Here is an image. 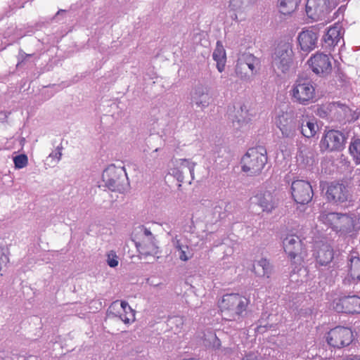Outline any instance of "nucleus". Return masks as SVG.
<instances>
[{"label":"nucleus","instance_id":"f257e3e1","mask_svg":"<svg viewBox=\"0 0 360 360\" xmlns=\"http://www.w3.org/2000/svg\"><path fill=\"white\" fill-rule=\"evenodd\" d=\"M319 220L341 236L352 233L360 229V213L322 212Z\"/></svg>","mask_w":360,"mask_h":360},{"label":"nucleus","instance_id":"f03ea898","mask_svg":"<svg viewBox=\"0 0 360 360\" xmlns=\"http://www.w3.org/2000/svg\"><path fill=\"white\" fill-rule=\"evenodd\" d=\"M249 302L250 300L246 297L238 293L224 295L219 303L223 319L227 321H240Z\"/></svg>","mask_w":360,"mask_h":360},{"label":"nucleus","instance_id":"7ed1b4c3","mask_svg":"<svg viewBox=\"0 0 360 360\" xmlns=\"http://www.w3.org/2000/svg\"><path fill=\"white\" fill-rule=\"evenodd\" d=\"M290 96L294 103L303 105H309L314 102L315 98L314 83L308 79H297L290 90Z\"/></svg>","mask_w":360,"mask_h":360},{"label":"nucleus","instance_id":"20e7f679","mask_svg":"<svg viewBox=\"0 0 360 360\" xmlns=\"http://www.w3.org/2000/svg\"><path fill=\"white\" fill-rule=\"evenodd\" d=\"M139 252L143 255H155L160 252L158 241L151 231L143 226L139 227L133 239Z\"/></svg>","mask_w":360,"mask_h":360},{"label":"nucleus","instance_id":"39448f33","mask_svg":"<svg viewBox=\"0 0 360 360\" xmlns=\"http://www.w3.org/2000/svg\"><path fill=\"white\" fill-rule=\"evenodd\" d=\"M266 161L265 150L250 148L241 159L242 170L248 175H255L262 171Z\"/></svg>","mask_w":360,"mask_h":360},{"label":"nucleus","instance_id":"423d86ee","mask_svg":"<svg viewBox=\"0 0 360 360\" xmlns=\"http://www.w3.org/2000/svg\"><path fill=\"white\" fill-rule=\"evenodd\" d=\"M126 176L124 168L114 165L107 167L102 174L105 186L112 191L122 192L124 190Z\"/></svg>","mask_w":360,"mask_h":360},{"label":"nucleus","instance_id":"0eeeda50","mask_svg":"<svg viewBox=\"0 0 360 360\" xmlns=\"http://www.w3.org/2000/svg\"><path fill=\"white\" fill-rule=\"evenodd\" d=\"M337 0H307L306 13L313 20H321L337 6Z\"/></svg>","mask_w":360,"mask_h":360},{"label":"nucleus","instance_id":"6e6552de","mask_svg":"<svg viewBox=\"0 0 360 360\" xmlns=\"http://www.w3.org/2000/svg\"><path fill=\"white\" fill-rule=\"evenodd\" d=\"M259 65V60L257 58L250 53H243L238 58L235 72L242 81L248 82L251 81V77L245 72L246 68L250 70L252 75H255Z\"/></svg>","mask_w":360,"mask_h":360},{"label":"nucleus","instance_id":"1a4fd4ad","mask_svg":"<svg viewBox=\"0 0 360 360\" xmlns=\"http://www.w3.org/2000/svg\"><path fill=\"white\" fill-rule=\"evenodd\" d=\"M275 123L280 129L283 137L293 139L298 129L297 119L291 112L278 110L276 112Z\"/></svg>","mask_w":360,"mask_h":360},{"label":"nucleus","instance_id":"9d476101","mask_svg":"<svg viewBox=\"0 0 360 360\" xmlns=\"http://www.w3.org/2000/svg\"><path fill=\"white\" fill-rule=\"evenodd\" d=\"M326 340L330 347L340 349L349 346L354 340V335L350 328L338 326L326 334Z\"/></svg>","mask_w":360,"mask_h":360},{"label":"nucleus","instance_id":"9b49d317","mask_svg":"<svg viewBox=\"0 0 360 360\" xmlns=\"http://www.w3.org/2000/svg\"><path fill=\"white\" fill-rule=\"evenodd\" d=\"M292 55L293 52L289 44H279L272 56L273 66L283 73L286 72L292 65Z\"/></svg>","mask_w":360,"mask_h":360},{"label":"nucleus","instance_id":"f8f14e48","mask_svg":"<svg viewBox=\"0 0 360 360\" xmlns=\"http://www.w3.org/2000/svg\"><path fill=\"white\" fill-rule=\"evenodd\" d=\"M283 245L290 261L296 265H301L304 256L302 243L300 238L295 234H288L283 236Z\"/></svg>","mask_w":360,"mask_h":360},{"label":"nucleus","instance_id":"ddd939ff","mask_svg":"<svg viewBox=\"0 0 360 360\" xmlns=\"http://www.w3.org/2000/svg\"><path fill=\"white\" fill-rule=\"evenodd\" d=\"M326 198L329 202L339 205L351 202L352 195L347 186L340 183H331L327 187Z\"/></svg>","mask_w":360,"mask_h":360},{"label":"nucleus","instance_id":"4468645a","mask_svg":"<svg viewBox=\"0 0 360 360\" xmlns=\"http://www.w3.org/2000/svg\"><path fill=\"white\" fill-rule=\"evenodd\" d=\"M107 314L108 317L117 318L125 324H130L135 321V311L126 301L113 302L110 305Z\"/></svg>","mask_w":360,"mask_h":360},{"label":"nucleus","instance_id":"2eb2a0df","mask_svg":"<svg viewBox=\"0 0 360 360\" xmlns=\"http://www.w3.org/2000/svg\"><path fill=\"white\" fill-rule=\"evenodd\" d=\"M195 164L186 159H179L175 161V167L170 169L169 174L179 183L188 182L189 184L194 179V169Z\"/></svg>","mask_w":360,"mask_h":360},{"label":"nucleus","instance_id":"dca6fc26","mask_svg":"<svg viewBox=\"0 0 360 360\" xmlns=\"http://www.w3.org/2000/svg\"><path fill=\"white\" fill-rule=\"evenodd\" d=\"M291 193L297 203L307 204L313 197V190L309 182L304 180H295L291 185Z\"/></svg>","mask_w":360,"mask_h":360},{"label":"nucleus","instance_id":"f3484780","mask_svg":"<svg viewBox=\"0 0 360 360\" xmlns=\"http://www.w3.org/2000/svg\"><path fill=\"white\" fill-rule=\"evenodd\" d=\"M344 30L342 26L340 23H335L330 27L326 33L323 35V46L325 49L331 51L339 44L341 46L345 45L343 39Z\"/></svg>","mask_w":360,"mask_h":360},{"label":"nucleus","instance_id":"a211bd4d","mask_svg":"<svg viewBox=\"0 0 360 360\" xmlns=\"http://www.w3.org/2000/svg\"><path fill=\"white\" fill-rule=\"evenodd\" d=\"M333 309L339 313L359 314L360 297L357 295L343 296L333 302Z\"/></svg>","mask_w":360,"mask_h":360},{"label":"nucleus","instance_id":"6ab92c4d","mask_svg":"<svg viewBox=\"0 0 360 360\" xmlns=\"http://www.w3.org/2000/svg\"><path fill=\"white\" fill-rule=\"evenodd\" d=\"M345 136L341 132L330 130L322 138L321 147L329 151L340 150L343 148Z\"/></svg>","mask_w":360,"mask_h":360},{"label":"nucleus","instance_id":"aec40b11","mask_svg":"<svg viewBox=\"0 0 360 360\" xmlns=\"http://www.w3.org/2000/svg\"><path fill=\"white\" fill-rule=\"evenodd\" d=\"M172 244L181 261L187 262L193 258L194 250L186 238L179 237L176 235L172 238Z\"/></svg>","mask_w":360,"mask_h":360},{"label":"nucleus","instance_id":"412c9836","mask_svg":"<svg viewBox=\"0 0 360 360\" xmlns=\"http://www.w3.org/2000/svg\"><path fill=\"white\" fill-rule=\"evenodd\" d=\"M319 34L316 30L310 27L302 30L298 35V42L302 51L309 53L316 46Z\"/></svg>","mask_w":360,"mask_h":360},{"label":"nucleus","instance_id":"4be33fe9","mask_svg":"<svg viewBox=\"0 0 360 360\" xmlns=\"http://www.w3.org/2000/svg\"><path fill=\"white\" fill-rule=\"evenodd\" d=\"M308 64L316 75L328 74L332 68L328 56L320 53L311 56L308 60Z\"/></svg>","mask_w":360,"mask_h":360},{"label":"nucleus","instance_id":"5701e85b","mask_svg":"<svg viewBox=\"0 0 360 360\" xmlns=\"http://www.w3.org/2000/svg\"><path fill=\"white\" fill-rule=\"evenodd\" d=\"M191 101L198 107L205 108L212 101L210 88L202 84L197 85L191 93Z\"/></svg>","mask_w":360,"mask_h":360},{"label":"nucleus","instance_id":"b1692460","mask_svg":"<svg viewBox=\"0 0 360 360\" xmlns=\"http://www.w3.org/2000/svg\"><path fill=\"white\" fill-rule=\"evenodd\" d=\"M297 125L300 132L306 138L314 136L319 130L316 118L308 115H302L300 117L297 119Z\"/></svg>","mask_w":360,"mask_h":360},{"label":"nucleus","instance_id":"393cba45","mask_svg":"<svg viewBox=\"0 0 360 360\" xmlns=\"http://www.w3.org/2000/svg\"><path fill=\"white\" fill-rule=\"evenodd\" d=\"M258 205L264 212H271L278 205V199L270 191H264L256 196Z\"/></svg>","mask_w":360,"mask_h":360},{"label":"nucleus","instance_id":"a878e982","mask_svg":"<svg viewBox=\"0 0 360 360\" xmlns=\"http://www.w3.org/2000/svg\"><path fill=\"white\" fill-rule=\"evenodd\" d=\"M314 255L317 262L321 266H325L329 264L333 259V250L330 245L322 244L321 246H316Z\"/></svg>","mask_w":360,"mask_h":360},{"label":"nucleus","instance_id":"bb28decb","mask_svg":"<svg viewBox=\"0 0 360 360\" xmlns=\"http://www.w3.org/2000/svg\"><path fill=\"white\" fill-rule=\"evenodd\" d=\"M349 280L353 282L360 281V258L354 254H351L348 258Z\"/></svg>","mask_w":360,"mask_h":360},{"label":"nucleus","instance_id":"cd10ccee","mask_svg":"<svg viewBox=\"0 0 360 360\" xmlns=\"http://www.w3.org/2000/svg\"><path fill=\"white\" fill-rule=\"evenodd\" d=\"M212 58L217 63V68L219 72L224 71L226 62V55L225 49L221 41H218L216 44V48L212 53Z\"/></svg>","mask_w":360,"mask_h":360},{"label":"nucleus","instance_id":"c85d7f7f","mask_svg":"<svg viewBox=\"0 0 360 360\" xmlns=\"http://www.w3.org/2000/svg\"><path fill=\"white\" fill-rule=\"evenodd\" d=\"M300 1V0H278L279 12L283 15L291 14L297 9Z\"/></svg>","mask_w":360,"mask_h":360},{"label":"nucleus","instance_id":"c756f323","mask_svg":"<svg viewBox=\"0 0 360 360\" xmlns=\"http://www.w3.org/2000/svg\"><path fill=\"white\" fill-rule=\"evenodd\" d=\"M256 0H230L229 8L236 12H243L251 8Z\"/></svg>","mask_w":360,"mask_h":360},{"label":"nucleus","instance_id":"7c9ffc66","mask_svg":"<svg viewBox=\"0 0 360 360\" xmlns=\"http://www.w3.org/2000/svg\"><path fill=\"white\" fill-rule=\"evenodd\" d=\"M253 270L259 276L269 277L271 273V266L267 259L262 258L254 264Z\"/></svg>","mask_w":360,"mask_h":360},{"label":"nucleus","instance_id":"2f4dec72","mask_svg":"<svg viewBox=\"0 0 360 360\" xmlns=\"http://www.w3.org/2000/svg\"><path fill=\"white\" fill-rule=\"evenodd\" d=\"M203 344L205 347L214 349H218L221 347L219 339L217 337L216 334L212 332H208L207 334L205 335Z\"/></svg>","mask_w":360,"mask_h":360},{"label":"nucleus","instance_id":"473e14b6","mask_svg":"<svg viewBox=\"0 0 360 360\" xmlns=\"http://www.w3.org/2000/svg\"><path fill=\"white\" fill-rule=\"evenodd\" d=\"M62 149L63 147L61 146H58L54 151L49 154L46 161L49 162L48 164L50 166L54 167L60 162L62 157Z\"/></svg>","mask_w":360,"mask_h":360},{"label":"nucleus","instance_id":"72a5a7b5","mask_svg":"<svg viewBox=\"0 0 360 360\" xmlns=\"http://www.w3.org/2000/svg\"><path fill=\"white\" fill-rule=\"evenodd\" d=\"M349 153L353 157L356 164L360 163V139H356L350 143Z\"/></svg>","mask_w":360,"mask_h":360},{"label":"nucleus","instance_id":"f704fd0d","mask_svg":"<svg viewBox=\"0 0 360 360\" xmlns=\"http://www.w3.org/2000/svg\"><path fill=\"white\" fill-rule=\"evenodd\" d=\"M106 263L111 268H115L119 264V257L114 250L106 252Z\"/></svg>","mask_w":360,"mask_h":360},{"label":"nucleus","instance_id":"c9c22d12","mask_svg":"<svg viewBox=\"0 0 360 360\" xmlns=\"http://www.w3.org/2000/svg\"><path fill=\"white\" fill-rule=\"evenodd\" d=\"M15 168L20 169L25 167L28 164L27 156L25 154H21L15 156L13 158Z\"/></svg>","mask_w":360,"mask_h":360},{"label":"nucleus","instance_id":"e433bc0d","mask_svg":"<svg viewBox=\"0 0 360 360\" xmlns=\"http://www.w3.org/2000/svg\"><path fill=\"white\" fill-rule=\"evenodd\" d=\"M7 253L8 248L0 243V271L6 266L9 262Z\"/></svg>","mask_w":360,"mask_h":360},{"label":"nucleus","instance_id":"4c0bfd02","mask_svg":"<svg viewBox=\"0 0 360 360\" xmlns=\"http://www.w3.org/2000/svg\"><path fill=\"white\" fill-rule=\"evenodd\" d=\"M242 360H262V357L258 353L251 352L243 357Z\"/></svg>","mask_w":360,"mask_h":360},{"label":"nucleus","instance_id":"58836bf2","mask_svg":"<svg viewBox=\"0 0 360 360\" xmlns=\"http://www.w3.org/2000/svg\"><path fill=\"white\" fill-rule=\"evenodd\" d=\"M338 360H360V356L357 355H349Z\"/></svg>","mask_w":360,"mask_h":360},{"label":"nucleus","instance_id":"ea45409f","mask_svg":"<svg viewBox=\"0 0 360 360\" xmlns=\"http://www.w3.org/2000/svg\"><path fill=\"white\" fill-rule=\"evenodd\" d=\"M8 117V113L6 112H0V121L4 122Z\"/></svg>","mask_w":360,"mask_h":360},{"label":"nucleus","instance_id":"a19ab883","mask_svg":"<svg viewBox=\"0 0 360 360\" xmlns=\"http://www.w3.org/2000/svg\"><path fill=\"white\" fill-rule=\"evenodd\" d=\"M223 352H224V353L225 354H229V353L231 352V349H230V348H224V349H223Z\"/></svg>","mask_w":360,"mask_h":360},{"label":"nucleus","instance_id":"79ce46f5","mask_svg":"<svg viewBox=\"0 0 360 360\" xmlns=\"http://www.w3.org/2000/svg\"><path fill=\"white\" fill-rule=\"evenodd\" d=\"M25 141V139L24 138H22L20 139V144H22V145L24 144Z\"/></svg>","mask_w":360,"mask_h":360},{"label":"nucleus","instance_id":"37998d69","mask_svg":"<svg viewBox=\"0 0 360 360\" xmlns=\"http://www.w3.org/2000/svg\"><path fill=\"white\" fill-rule=\"evenodd\" d=\"M359 207H360V198H359Z\"/></svg>","mask_w":360,"mask_h":360}]
</instances>
